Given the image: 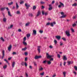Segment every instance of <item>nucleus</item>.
<instances>
[{
	"instance_id": "f257e3e1",
	"label": "nucleus",
	"mask_w": 77,
	"mask_h": 77,
	"mask_svg": "<svg viewBox=\"0 0 77 77\" xmlns=\"http://www.w3.org/2000/svg\"><path fill=\"white\" fill-rule=\"evenodd\" d=\"M47 57V59H51L49 60L50 61H53V58H52L53 57V56L49 55L48 53H46Z\"/></svg>"
},
{
	"instance_id": "f03ea898",
	"label": "nucleus",
	"mask_w": 77,
	"mask_h": 77,
	"mask_svg": "<svg viewBox=\"0 0 77 77\" xmlns=\"http://www.w3.org/2000/svg\"><path fill=\"white\" fill-rule=\"evenodd\" d=\"M56 24V22H55L51 23L48 22V23H46V26H50V25L51 27H53L54 26V25L53 24L55 25Z\"/></svg>"
},
{
	"instance_id": "7ed1b4c3",
	"label": "nucleus",
	"mask_w": 77,
	"mask_h": 77,
	"mask_svg": "<svg viewBox=\"0 0 77 77\" xmlns=\"http://www.w3.org/2000/svg\"><path fill=\"white\" fill-rule=\"evenodd\" d=\"M65 33L66 35H67V36H68V37L71 36V34H70L69 31H66L65 32Z\"/></svg>"
},
{
	"instance_id": "20e7f679",
	"label": "nucleus",
	"mask_w": 77,
	"mask_h": 77,
	"mask_svg": "<svg viewBox=\"0 0 77 77\" xmlns=\"http://www.w3.org/2000/svg\"><path fill=\"white\" fill-rule=\"evenodd\" d=\"M61 15H63L62 16H61L60 17V18H65V17H66V15H64V13H63V12H61Z\"/></svg>"
},
{
	"instance_id": "39448f33",
	"label": "nucleus",
	"mask_w": 77,
	"mask_h": 77,
	"mask_svg": "<svg viewBox=\"0 0 77 77\" xmlns=\"http://www.w3.org/2000/svg\"><path fill=\"white\" fill-rule=\"evenodd\" d=\"M12 47V46L11 45H9V47H8V50L9 51H11Z\"/></svg>"
},
{
	"instance_id": "423d86ee",
	"label": "nucleus",
	"mask_w": 77,
	"mask_h": 77,
	"mask_svg": "<svg viewBox=\"0 0 77 77\" xmlns=\"http://www.w3.org/2000/svg\"><path fill=\"white\" fill-rule=\"evenodd\" d=\"M42 57V56H35L34 57V59H40V58H41Z\"/></svg>"
},
{
	"instance_id": "0eeeda50",
	"label": "nucleus",
	"mask_w": 77,
	"mask_h": 77,
	"mask_svg": "<svg viewBox=\"0 0 77 77\" xmlns=\"http://www.w3.org/2000/svg\"><path fill=\"white\" fill-rule=\"evenodd\" d=\"M49 8H48L49 11H51L53 9V7H52V6L51 5H49Z\"/></svg>"
},
{
	"instance_id": "6e6552de",
	"label": "nucleus",
	"mask_w": 77,
	"mask_h": 77,
	"mask_svg": "<svg viewBox=\"0 0 77 77\" xmlns=\"http://www.w3.org/2000/svg\"><path fill=\"white\" fill-rule=\"evenodd\" d=\"M39 71H42L44 70V68L42 67V66H40L38 68Z\"/></svg>"
},
{
	"instance_id": "1a4fd4ad",
	"label": "nucleus",
	"mask_w": 77,
	"mask_h": 77,
	"mask_svg": "<svg viewBox=\"0 0 77 77\" xmlns=\"http://www.w3.org/2000/svg\"><path fill=\"white\" fill-rule=\"evenodd\" d=\"M2 59H3L4 58V57L5 56V51L3 50L2 51Z\"/></svg>"
},
{
	"instance_id": "9d476101",
	"label": "nucleus",
	"mask_w": 77,
	"mask_h": 77,
	"mask_svg": "<svg viewBox=\"0 0 77 77\" xmlns=\"http://www.w3.org/2000/svg\"><path fill=\"white\" fill-rule=\"evenodd\" d=\"M25 6L26 7V9H29V8L30 6V5H29V4H27V3H25Z\"/></svg>"
},
{
	"instance_id": "9b49d317",
	"label": "nucleus",
	"mask_w": 77,
	"mask_h": 77,
	"mask_svg": "<svg viewBox=\"0 0 77 77\" xmlns=\"http://www.w3.org/2000/svg\"><path fill=\"white\" fill-rule=\"evenodd\" d=\"M55 37H56L57 39L58 40H60L61 38V37L59 35H56Z\"/></svg>"
},
{
	"instance_id": "f8f14e48",
	"label": "nucleus",
	"mask_w": 77,
	"mask_h": 77,
	"mask_svg": "<svg viewBox=\"0 0 77 77\" xmlns=\"http://www.w3.org/2000/svg\"><path fill=\"white\" fill-rule=\"evenodd\" d=\"M41 47V46H38V47L37 50H38V52H39V53H40V50H41L40 48Z\"/></svg>"
},
{
	"instance_id": "ddd939ff",
	"label": "nucleus",
	"mask_w": 77,
	"mask_h": 77,
	"mask_svg": "<svg viewBox=\"0 0 77 77\" xmlns=\"http://www.w3.org/2000/svg\"><path fill=\"white\" fill-rule=\"evenodd\" d=\"M32 35H36V31L35 30H33Z\"/></svg>"
},
{
	"instance_id": "4468645a",
	"label": "nucleus",
	"mask_w": 77,
	"mask_h": 77,
	"mask_svg": "<svg viewBox=\"0 0 77 77\" xmlns=\"http://www.w3.org/2000/svg\"><path fill=\"white\" fill-rule=\"evenodd\" d=\"M15 62H13L12 63V68H14V66H15Z\"/></svg>"
},
{
	"instance_id": "2eb2a0df",
	"label": "nucleus",
	"mask_w": 77,
	"mask_h": 77,
	"mask_svg": "<svg viewBox=\"0 0 77 77\" xmlns=\"http://www.w3.org/2000/svg\"><path fill=\"white\" fill-rule=\"evenodd\" d=\"M16 9H18L19 8V6H18V3H17V2H16Z\"/></svg>"
},
{
	"instance_id": "dca6fc26",
	"label": "nucleus",
	"mask_w": 77,
	"mask_h": 77,
	"mask_svg": "<svg viewBox=\"0 0 77 77\" xmlns=\"http://www.w3.org/2000/svg\"><path fill=\"white\" fill-rule=\"evenodd\" d=\"M47 63L48 65H50L51 64V61L50 60L47 61Z\"/></svg>"
},
{
	"instance_id": "f3484780",
	"label": "nucleus",
	"mask_w": 77,
	"mask_h": 77,
	"mask_svg": "<svg viewBox=\"0 0 77 77\" xmlns=\"http://www.w3.org/2000/svg\"><path fill=\"white\" fill-rule=\"evenodd\" d=\"M40 14L41 12H40V11H38V13L36 15V17H39V15H40Z\"/></svg>"
},
{
	"instance_id": "a211bd4d",
	"label": "nucleus",
	"mask_w": 77,
	"mask_h": 77,
	"mask_svg": "<svg viewBox=\"0 0 77 77\" xmlns=\"http://www.w3.org/2000/svg\"><path fill=\"white\" fill-rule=\"evenodd\" d=\"M8 16H9L10 17H12V16L11 14V12L9 11H8Z\"/></svg>"
},
{
	"instance_id": "6ab92c4d",
	"label": "nucleus",
	"mask_w": 77,
	"mask_h": 77,
	"mask_svg": "<svg viewBox=\"0 0 77 77\" xmlns=\"http://www.w3.org/2000/svg\"><path fill=\"white\" fill-rule=\"evenodd\" d=\"M77 6V4L76 3H74L73 4H72V6H75H75Z\"/></svg>"
},
{
	"instance_id": "aec40b11",
	"label": "nucleus",
	"mask_w": 77,
	"mask_h": 77,
	"mask_svg": "<svg viewBox=\"0 0 77 77\" xmlns=\"http://www.w3.org/2000/svg\"><path fill=\"white\" fill-rule=\"evenodd\" d=\"M63 75L64 77H66V72H63Z\"/></svg>"
},
{
	"instance_id": "412c9836",
	"label": "nucleus",
	"mask_w": 77,
	"mask_h": 77,
	"mask_svg": "<svg viewBox=\"0 0 77 77\" xmlns=\"http://www.w3.org/2000/svg\"><path fill=\"white\" fill-rule=\"evenodd\" d=\"M29 17H32L33 16V15L32 13H29Z\"/></svg>"
},
{
	"instance_id": "4be33fe9",
	"label": "nucleus",
	"mask_w": 77,
	"mask_h": 77,
	"mask_svg": "<svg viewBox=\"0 0 77 77\" xmlns=\"http://www.w3.org/2000/svg\"><path fill=\"white\" fill-rule=\"evenodd\" d=\"M63 60H67V58L65 56H63Z\"/></svg>"
},
{
	"instance_id": "5701e85b",
	"label": "nucleus",
	"mask_w": 77,
	"mask_h": 77,
	"mask_svg": "<svg viewBox=\"0 0 77 77\" xmlns=\"http://www.w3.org/2000/svg\"><path fill=\"white\" fill-rule=\"evenodd\" d=\"M5 9H6V8H1V11H5Z\"/></svg>"
},
{
	"instance_id": "b1692460",
	"label": "nucleus",
	"mask_w": 77,
	"mask_h": 77,
	"mask_svg": "<svg viewBox=\"0 0 77 77\" xmlns=\"http://www.w3.org/2000/svg\"><path fill=\"white\" fill-rule=\"evenodd\" d=\"M8 5L9 6H11V5H13V2H11L10 3H8Z\"/></svg>"
},
{
	"instance_id": "393cba45",
	"label": "nucleus",
	"mask_w": 77,
	"mask_h": 77,
	"mask_svg": "<svg viewBox=\"0 0 77 77\" xmlns=\"http://www.w3.org/2000/svg\"><path fill=\"white\" fill-rule=\"evenodd\" d=\"M26 49H27V48L25 47L23 48H22V51H26Z\"/></svg>"
},
{
	"instance_id": "a878e982",
	"label": "nucleus",
	"mask_w": 77,
	"mask_h": 77,
	"mask_svg": "<svg viewBox=\"0 0 77 77\" xmlns=\"http://www.w3.org/2000/svg\"><path fill=\"white\" fill-rule=\"evenodd\" d=\"M60 5H61V6H63V7H64V5H63V4L61 2H60Z\"/></svg>"
},
{
	"instance_id": "bb28decb",
	"label": "nucleus",
	"mask_w": 77,
	"mask_h": 77,
	"mask_svg": "<svg viewBox=\"0 0 77 77\" xmlns=\"http://www.w3.org/2000/svg\"><path fill=\"white\" fill-rule=\"evenodd\" d=\"M7 68V65H5L3 67V68L4 69H6Z\"/></svg>"
},
{
	"instance_id": "cd10ccee",
	"label": "nucleus",
	"mask_w": 77,
	"mask_h": 77,
	"mask_svg": "<svg viewBox=\"0 0 77 77\" xmlns=\"http://www.w3.org/2000/svg\"><path fill=\"white\" fill-rule=\"evenodd\" d=\"M12 27H13V25H11L10 27H8V29H12Z\"/></svg>"
},
{
	"instance_id": "c85d7f7f",
	"label": "nucleus",
	"mask_w": 77,
	"mask_h": 77,
	"mask_svg": "<svg viewBox=\"0 0 77 77\" xmlns=\"http://www.w3.org/2000/svg\"><path fill=\"white\" fill-rule=\"evenodd\" d=\"M77 26V24H76L75 23H74L72 25V26L73 27H75V26Z\"/></svg>"
},
{
	"instance_id": "c756f323",
	"label": "nucleus",
	"mask_w": 77,
	"mask_h": 77,
	"mask_svg": "<svg viewBox=\"0 0 77 77\" xmlns=\"http://www.w3.org/2000/svg\"><path fill=\"white\" fill-rule=\"evenodd\" d=\"M70 29L72 32L73 33H74V29H73V28H71Z\"/></svg>"
},
{
	"instance_id": "7c9ffc66",
	"label": "nucleus",
	"mask_w": 77,
	"mask_h": 77,
	"mask_svg": "<svg viewBox=\"0 0 77 77\" xmlns=\"http://www.w3.org/2000/svg\"><path fill=\"white\" fill-rule=\"evenodd\" d=\"M23 44L24 45H27V43L23 41Z\"/></svg>"
},
{
	"instance_id": "2f4dec72",
	"label": "nucleus",
	"mask_w": 77,
	"mask_h": 77,
	"mask_svg": "<svg viewBox=\"0 0 77 77\" xmlns=\"http://www.w3.org/2000/svg\"><path fill=\"white\" fill-rule=\"evenodd\" d=\"M6 18H4L3 19V21H4V22H6Z\"/></svg>"
},
{
	"instance_id": "473e14b6",
	"label": "nucleus",
	"mask_w": 77,
	"mask_h": 77,
	"mask_svg": "<svg viewBox=\"0 0 77 77\" xmlns=\"http://www.w3.org/2000/svg\"><path fill=\"white\" fill-rule=\"evenodd\" d=\"M26 36H27V38H29V37H30V34H27L26 35Z\"/></svg>"
},
{
	"instance_id": "72a5a7b5",
	"label": "nucleus",
	"mask_w": 77,
	"mask_h": 77,
	"mask_svg": "<svg viewBox=\"0 0 77 77\" xmlns=\"http://www.w3.org/2000/svg\"><path fill=\"white\" fill-rule=\"evenodd\" d=\"M35 9H36V6H33V10H35Z\"/></svg>"
},
{
	"instance_id": "f704fd0d",
	"label": "nucleus",
	"mask_w": 77,
	"mask_h": 77,
	"mask_svg": "<svg viewBox=\"0 0 77 77\" xmlns=\"http://www.w3.org/2000/svg\"><path fill=\"white\" fill-rule=\"evenodd\" d=\"M40 74L42 76L44 75V72H43L42 73H40Z\"/></svg>"
},
{
	"instance_id": "c9c22d12",
	"label": "nucleus",
	"mask_w": 77,
	"mask_h": 77,
	"mask_svg": "<svg viewBox=\"0 0 77 77\" xmlns=\"http://www.w3.org/2000/svg\"><path fill=\"white\" fill-rule=\"evenodd\" d=\"M74 68L75 69L76 71H77V66H74Z\"/></svg>"
},
{
	"instance_id": "e433bc0d",
	"label": "nucleus",
	"mask_w": 77,
	"mask_h": 77,
	"mask_svg": "<svg viewBox=\"0 0 77 77\" xmlns=\"http://www.w3.org/2000/svg\"><path fill=\"white\" fill-rule=\"evenodd\" d=\"M26 41V37H25L23 38V41H24V42H25Z\"/></svg>"
},
{
	"instance_id": "4c0bfd02",
	"label": "nucleus",
	"mask_w": 77,
	"mask_h": 77,
	"mask_svg": "<svg viewBox=\"0 0 77 77\" xmlns=\"http://www.w3.org/2000/svg\"><path fill=\"white\" fill-rule=\"evenodd\" d=\"M13 55H15L17 54V53L15 52H13L12 53Z\"/></svg>"
},
{
	"instance_id": "58836bf2",
	"label": "nucleus",
	"mask_w": 77,
	"mask_h": 77,
	"mask_svg": "<svg viewBox=\"0 0 77 77\" xmlns=\"http://www.w3.org/2000/svg\"><path fill=\"white\" fill-rule=\"evenodd\" d=\"M62 39H63V41H66V38H62Z\"/></svg>"
},
{
	"instance_id": "ea45409f",
	"label": "nucleus",
	"mask_w": 77,
	"mask_h": 77,
	"mask_svg": "<svg viewBox=\"0 0 77 77\" xmlns=\"http://www.w3.org/2000/svg\"><path fill=\"white\" fill-rule=\"evenodd\" d=\"M17 14H20V12L19 11H17Z\"/></svg>"
},
{
	"instance_id": "a19ab883",
	"label": "nucleus",
	"mask_w": 77,
	"mask_h": 77,
	"mask_svg": "<svg viewBox=\"0 0 77 77\" xmlns=\"http://www.w3.org/2000/svg\"><path fill=\"white\" fill-rule=\"evenodd\" d=\"M23 3H24L23 1H22L20 2V5H22V4H23Z\"/></svg>"
},
{
	"instance_id": "79ce46f5",
	"label": "nucleus",
	"mask_w": 77,
	"mask_h": 77,
	"mask_svg": "<svg viewBox=\"0 0 77 77\" xmlns=\"http://www.w3.org/2000/svg\"><path fill=\"white\" fill-rule=\"evenodd\" d=\"M0 39H1V40H2V41H5V40H4L3 37H1Z\"/></svg>"
},
{
	"instance_id": "37998d69",
	"label": "nucleus",
	"mask_w": 77,
	"mask_h": 77,
	"mask_svg": "<svg viewBox=\"0 0 77 77\" xmlns=\"http://www.w3.org/2000/svg\"><path fill=\"white\" fill-rule=\"evenodd\" d=\"M54 42L55 44H56L57 43V41H56V40H54Z\"/></svg>"
},
{
	"instance_id": "c03bdc74",
	"label": "nucleus",
	"mask_w": 77,
	"mask_h": 77,
	"mask_svg": "<svg viewBox=\"0 0 77 77\" xmlns=\"http://www.w3.org/2000/svg\"><path fill=\"white\" fill-rule=\"evenodd\" d=\"M68 65H69L71 63V61H68Z\"/></svg>"
},
{
	"instance_id": "a18cd8bd",
	"label": "nucleus",
	"mask_w": 77,
	"mask_h": 77,
	"mask_svg": "<svg viewBox=\"0 0 77 77\" xmlns=\"http://www.w3.org/2000/svg\"><path fill=\"white\" fill-rule=\"evenodd\" d=\"M29 23H26L25 25L26 26H29Z\"/></svg>"
},
{
	"instance_id": "49530a36",
	"label": "nucleus",
	"mask_w": 77,
	"mask_h": 77,
	"mask_svg": "<svg viewBox=\"0 0 77 77\" xmlns=\"http://www.w3.org/2000/svg\"><path fill=\"white\" fill-rule=\"evenodd\" d=\"M60 46H62V45H63V43H62V42H60Z\"/></svg>"
},
{
	"instance_id": "de8ad7c7",
	"label": "nucleus",
	"mask_w": 77,
	"mask_h": 77,
	"mask_svg": "<svg viewBox=\"0 0 77 77\" xmlns=\"http://www.w3.org/2000/svg\"><path fill=\"white\" fill-rule=\"evenodd\" d=\"M57 57H58V58H60V55L59 54H57Z\"/></svg>"
},
{
	"instance_id": "09e8293b",
	"label": "nucleus",
	"mask_w": 77,
	"mask_h": 77,
	"mask_svg": "<svg viewBox=\"0 0 77 77\" xmlns=\"http://www.w3.org/2000/svg\"><path fill=\"white\" fill-rule=\"evenodd\" d=\"M25 56H27V55H28V53H27V52H25Z\"/></svg>"
},
{
	"instance_id": "8fccbe9b",
	"label": "nucleus",
	"mask_w": 77,
	"mask_h": 77,
	"mask_svg": "<svg viewBox=\"0 0 77 77\" xmlns=\"http://www.w3.org/2000/svg\"><path fill=\"white\" fill-rule=\"evenodd\" d=\"M39 32H40V33H43V31L40 30Z\"/></svg>"
},
{
	"instance_id": "3c124183",
	"label": "nucleus",
	"mask_w": 77,
	"mask_h": 77,
	"mask_svg": "<svg viewBox=\"0 0 77 77\" xmlns=\"http://www.w3.org/2000/svg\"><path fill=\"white\" fill-rule=\"evenodd\" d=\"M4 61H5V62H6L7 63H8V60H6V59H4Z\"/></svg>"
},
{
	"instance_id": "603ef678",
	"label": "nucleus",
	"mask_w": 77,
	"mask_h": 77,
	"mask_svg": "<svg viewBox=\"0 0 77 77\" xmlns=\"http://www.w3.org/2000/svg\"><path fill=\"white\" fill-rule=\"evenodd\" d=\"M40 3H41V4H42V5H43V4H44L45 2H44L41 1Z\"/></svg>"
},
{
	"instance_id": "864d4df0",
	"label": "nucleus",
	"mask_w": 77,
	"mask_h": 77,
	"mask_svg": "<svg viewBox=\"0 0 77 77\" xmlns=\"http://www.w3.org/2000/svg\"><path fill=\"white\" fill-rule=\"evenodd\" d=\"M24 64L25 66H27V63H26V62Z\"/></svg>"
},
{
	"instance_id": "5fc2aeb1",
	"label": "nucleus",
	"mask_w": 77,
	"mask_h": 77,
	"mask_svg": "<svg viewBox=\"0 0 77 77\" xmlns=\"http://www.w3.org/2000/svg\"><path fill=\"white\" fill-rule=\"evenodd\" d=\"M27 57H26L25 59V61H27Z\"/></svg>"
},
{
	"instance_id": "6e6d98bb",
	"label": "nucleus",
	"mask_w": 77,
	"mask_h": 77,
	"mask_svg": "<svg viewBox=\"0 0 77 77\" xmlns=\"http://www.w3.org/2000/svg\"><path fill=\"white\" fill-rule=\"evenodd\" d=\"M25 75H26V77H28V74H27V73H25Z\"/></svg>"
},
{
	"instance_id": "4d7b16f0",
	"label": "nucleus",
	"mask_w": 77,
	"mask_h": 77,
	"mask_svg": "<svg viewBox=\"0 0 77 77\" xmlns=\"http://www.w3.org/2000/svg\"><path fill=\"white\" fill-rule=\"evenodd\" d=\"M18 31L19 32H21V29H19L18 30Z\"/></svg>"
},
{
	"instance_id": "13d9d810",
	"label": "nucleus",
	"mask_w": 77,
	"mask_h": 77,
	"mask_svg": "<svg viewBox=\"0 0 77 77\" xmlns=\"http://www.w3.org/2000/svg\"><path fill=\"white\" fill-rule=\"evenodd\" d=\"M24 62H22L21 63V65H23V66H24Z\"/></svg>"
},
{
	"instance_id": "bf43d9fd",
	"label": "nucleus",
	"mask_w": 77,
	"mask_h": 77,
	"mask_svg": "<svg viewBox=\"0 0 77 77\" xmlns=\"http://www.w3.org/2000/svg\"><path fill=\"white\" fill-rule=\"evenodd\" d=\"M49 48H53V46L51 45H50L49 46Z\"/></svg>"
},
{
	"instance_id": "052dcab7",
	"label": "nucleus",
	"mask_w": 77,
	"mask_h": 77,
	"mask_svg": "<svg viewBox=\"0 0 77 77\" xmlns=\"http://www.w3.org/2000/svg\"><path fill=\"white\" fill-rule=\"evenodd\" d=\"M47 61L46 60H45V61H43V63H46V62H47Z\"/></svg>"
},
{
	"instance_id": "680f3d73",
	"label": "nucleus",
	"mask_w": 77,
	"mask_h": 77,
	"mask_svg": "<svg viewBox=\"0 0 77 77\" xmlns=\"http://www.w3.org/2000/svg\"><path fill=\"white\" fill-rule=\"evenodd\" d=\"M42 15H44V11H42Z\"/></svg>"
},
{
	"instance_id": "e2e57ef3",
	"label": "nucleus",
	"mask_w": 77,
	"mask_h": 77,
	"mask_svg": "<svg viewBox=\"0 0 77 77\" xmlns=\"http://www.w3.org/2000/svg\"><path fill=\"white\" fill-rule=\"evenodd\" d=\"M47 14H48V13H47V12H45V15H47Z\"/></svg>"
},
{
	"instance_id": "0e129e2a",
	"label": "nucleus",
	"mask_w": 77,
	"mask_h": 77,
	"mask_svg": "<svg viewBox=\"0 0 77 77\" xmlns=\"http://www.w3.org/2000/svg\"><path fill=\"white\" fill-rule=\"evenodd\" d=\"M34 64L35 66H36L37 65L36 63H34Z\"/></svg>"
},
{
	"instance_id": "69168bd1",
	"label": "nucleus",
	"mask_w": 77,
	"mask_h": 77,
	"mask_svg": "<svg viewBox=\"0 0 77 77\" xmlns=\"http://www.w3.org/2000/svg\"><path fill=\"white\" fill-rule=\"evenodd\" d=\"M29 68H30V69H32V66H29Z\"/></svg>"
},
{
	"instance_id": "338daca9",
	"label": "nucleus",
	"mask_w": 77,
	"mask_h": 77,
	"mask_svg": "<svg viewBox=\"0 0 77 77\" xmlns=\"http://www.w3.org/2000/svg\"><path fill=\"white\" fill-rule=\"evenodd\" d=\"M66 64V62H64L63 63V65L65 66Z\"/></svg>"
},
{
	"instance_id": "774afa93",
	"label": "nucleus",
	"mask_w": 77,
	"mask_h": 77,
	"mask_svg": "<svg viewBox=\"0 0 77 77\" xmlns=\"http://www.w3.org/2000/svg\"><path fill=\"white\" fill-rule=\"evenodd\" d=\"M54 1H53L52 2V4H54Z\"/></svg>"
}]
</instances>
